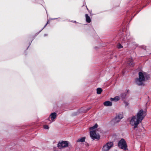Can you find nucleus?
<instances>
[{
	"mask_svg": "<svg viewBox=\"0 0 151 151\" xmlns=\"http://www.w3.org/2000/svg\"><path fill=\"white\" fill-rule=\"evenodd\" d=\"M45 129H48L49 127L48 125H45L43 127Z\"/></svg>",
	"mask_w": 151,
	"mask_h": 151,
	"instance_id": "20",
	"label": "nucleus"
},
{
	"mask_svg": "<svg viewBox=\"0 0 151 151\" xmlns=\"http://www.w3.org/2000/svg\"><path fill=\"white\" fill-rule=\"evenodd\" d=\"M120 120L116 116L111 120L112 123L114 124L119 122Z\"/></svg>",
	"mask_w": 151,
	"mask_h": 151,
	"instance_id": "11",
	"label": "nucleus"
},
{
	"mask_svg": "<svg viewBox=\"0 0 151 151\" xmlns=\"http://www.w3.org/2000/svg\"><path fill=\"white\" fill-rule=\"evenodd\" d=\"M103 104L105 106H111L112 105V102L109 101H107L104 102Z\"/></svg>",
	"mask_w": 151,
	"mask_h": 151,
	"instance_id": "12",
	"label": "nucleus"
},
{
	"mask_svg": "<svg viewBox=\"0 0 151 151\" xmlns=\"http://www.w3.org/2000/svg\"><path fill=\"white\" fill-rule=\"evenodd\" d=\"M82 109H81L80 110H82Z\"/></svg>",
	"mask_w": 151,
	"mask_h": 151,
	"instance_id": "25",
	"label": "nucleus"
},
{
	"mask_svg": "<svg viewBox=\"0 0 151 151\" xmlns=\"http://www.w3.org/2000/svg\"><path fill=\"white\" fill-rule=\"evenodd\" d=\"M119 97L118 96H116L114 98H111L110 99L111 101H117L119 100Z\"/></svg>",
	"mask_w": 151,
	"mask_h": 151,
	"instance_id": "15",
	"label": "nucleus"
},
{
	"mask_svg": "<svg viewBox=\"0 0 151 151\" xmlns=\"http://www.w3.org/2000/svg\"><path fill=\"white\" fill-rule=\"evenodd\" d=\"M120 120L123 118V114L122 113L119 114L118 116H116Z\"/></svg>",
	"mask_w": 151,
	"mask_h": 151,
	"instance_id": "18",
	"label": "nucleus"
},
{
	"mask_svg": "<svg viewBox=\"0 0 151 151\" xmlns=\"http://www.w3.org/2000/svg\"><path fill=\"white\" fill-rule=\"evenodd\" d=\"M57 117V114L55 112L51 113L49 117L48 118V119L50 121V119H51V122H54L55 120L56 119Z\"/></svg>",
	"mask_w": 151,
	"mask_h": 151,
	"instance_id": "9",
	"label": "nucleus"
},
{
	"mask_svg": "<svg viewBox=\"0 0 151 151\" xmlns=\"http://www.w3.org/2000/svg\"><path fill=\"white\" fill-rule=\"evenodd\" d=\"M89 134L91 138L94 140V126L89 128Z\"/></svg>",
	"mask_w": 151,
	"mask_h": 151,
	"instance_id": "7",
	"label": "nucleus"
},
{
	"mask_svg": "<svg viewBox=\"0 0 151 151\" xmlns=\"http://www.w3.org/2000/svg\"><path fill=\"white\" fill-rule=\"evenodd\" d=\"M122 36L120 38V41L122 43H126L127 44H128L131 39L130 37L129 36L130 34L129 33L127 34L123 35L122 34Z\"/></svg>",
	"mask_w": 151,
	"mask_h": 151,
	"instance_id": "2",
	"label": "nucleus"
},
{
	"mask_svg": "<svg viewBox=\"0 0 151 151\" xmlns=\"http://www.w3.org/2000/svg\"><path fill=\"white\" fill-rule=\"evenodd\" d=\"M113 142H108L103 146L102 149V151H108L113 146Z\"/></svg>",
	"mask_w": 151,
	"mask_h": 151,
	"instance_id": "5",
	"label": "nucleus"
},
{
	"mask_svg": "<svg viewBox=\"0 0 151 151\" xmlns=\"http://www.w3.org/2000/svg\"><path fill=\"white\" fill-rule=\"evenodd\" d=\"M100 135L98 133L97 134L96 131L95 129V139L99 140L100 139Z\"/></svg>",
	"mask_w": 151,
	"mask_h": 151,
	"instance_id": "16",
	"label": "nucleus"
},
{
	"mask_svg": "<svg viewBox=\"0 0 151 151\" xmlns=\"http://www.w3.org/2000/svg\"><path fill=\"white\" fill-rule=\"evenodd\" d=\"M98 125L97 124H95V129L96 130V129L98 127Z\"/></svg>",
	"mask_w": 151,
	"mask_h": 151,
	"instance_id": "22",
	"label": "nucleus"
},
{
	"mask_svg": "<svg viewBox=\"0 0 151 151\" xmlns=\"http://www.w3.org/2000/svg\"><path fill=\"white\" fill-rule=\"evenodd\" d=\"M79 113V112H78V111H77L75 113H74V114H73V115H78Z\"/></svg>",
	"mask_w": 151,
	"mask_h": 151,
	"instance_id": "21",
	"label": "nucleus"
},
{
	"mask_svg": "<svg viewBox=\"0 0 151 151\" xmlns=\"http://www.w3.org/2000/svg\"><path fill=\"white\" fill-rule=\"evenodd\" d=\"M146 115V112L142 109L138 112L136 116H134L131 118L130 123L134 126V129L137 127L138 124L142 122Z\"/></svg>",
	"mask_w": 151,
	"mask_h": 151,
	"instance_id": "1",
	"label": "nucleus"
},
{
	"mask_svg": "<svg viewBox=\"0 0 151 151\" xmlns=\"http://www.w3.org/2000/svg\"><path fill=\"white\" fill-rule=\"evenodd\" d=\"M125 103L126 104V105H125V106H127L129 104V103H128V102H125Z\"/></svg>",
	"mask_w": 151,
	"mask_h": 151,
	"instance_id": "23",
	"label": "nucleus"
},
{
	"mask_svg": "<svg viewBox=\"0 0 151 151\" xmlns=\"http://www.w3.org/2000/svg\"><path fill=\"white\" fill-rule=\"evenodd\" d=\"M69 142L67 141H60L58 143V147L62 149L68 147L69 145Z\"/></svg>",
	"mask_w": 151,
	"mask_h": 151,
	"instance_id": "6",
	"label": "nucleus"
},
{
	"mask_svg": "<svg viewBox=\"0 0 151 151\" xmlns=\"http://www.w3.org/2000/svg\"><path fill=\"white\" fill-rule=\"evenodd\" d=\"M133 59L132 58H129L127 60V64L130 66H134V63L133 62Z\"/></svg>",
	"mask_w": 151,
	"mask_h": 151,
	"instance_id": "10",
	"label": "nucleus"
},
{
	"mask_svg": "<svg viewBox=\"0 0 151 151\" xmlns=\"http://www.w3.org/2000/svg\"><path fill=\"white\" fill-rule=\"evenodd\" d=\"M117 47L118 49H121L123 47L122 45L120 43H119L117 44Z\"/></svg>",
	"mask_w": 151,
	"mask_h": 151,
	"instance_id": "19",
	"label": "nucleus"
},
{
	"mask_svg": "<svg viewBox=\"0 0 151 151\" xmlns=\"http://www.w3.org/2000/svg\"><path fill=\"white\" fill-rule=\"evenodd\" d=\"M139 78L145 82L146 79L150 77L149 75L145 72H139L138 73Z\"/></svg>",
	"mask_w": 151,
	"mask_h": 151,
	"instance_id": "4",
	"label": "nucleus"
},
{
	"mask_svg": "<svg viewBox=\"0 0 151 151\" xmlns=\"http://www.w3.org/2000/svg\"><path fill=\"white\" fill-rule=\"evenodd\" d=\"M135 82L136 84L139 86H144L145 85V81L139 78H137L135 79Z\"/></svg>",
	"mask_w": 151,
	"mask_h": 151,
	"instance_id": "8",
	"label": "nucleus"
},
{
	"mask_svg": "<svg viewBox=\"0 0 151 151\" xmlns=\"http://www.w3.org/2000/svg\"><path fill=\"white\" fill-rule=\"evenodd\" d=\"M86 139L85 137H83L80 138L78 139L77 140V142H83L85 141V140Z\"/></svg>",
	"mask_w": 151,
	"mask_h": 151,
	"instance_id": "13",
	"label": "nucleus"
},
{
	"mask_svg": "<svg viewBox=\"0 0 151 151\" xmlns=\"http://www.w3.org/2000/svg\"><path fill=\"white\" fill-rule=\"evenodd\" d=\"M90 109V108H89V109H88L86 111H85V112H86V111H87L88 110Z\"/></svg>",
	"mask_w": 151,
	"mask_h": 151,
	"instance_id": "24",
	"label": "nucleus"
},
{
	"mask_svg": "<svg viewBox=\"0 0 151 151\" xmlns=\"http://www.w3.org/2000/svg\"><path fill=\"white\" fill-rule=\"evenodd\" d=\"M86 20L88 23H90L91 22V19L87 14H85Z\"/></svg>",
	"mask_w": 151,
	"mask_h": 151,
	"instance_id": "14",
	"label": "nucleus"
},
{
	"mask_svg": "<svg viewBox=\"0 0 151 151\" xmlns=\"http://www.w3.org/2000/svg\"><path fill=\"white\" fill-rule=\"evenodd\" d=\"M102 91V89L101 88H98L96 89L97 93L98 94H100Z\"/></svg>",
	"mask_w": 151,
	"mask_h": 151,
	"instance_id": "17",
	"label": "nucleus"
},
{
	"mask_svg": "<svg viewBox=\"0 0 151 151\" xmlns=\"http://www.w3.org/2000/svg\"><path fill=\"white\" fill-rule=\"evenodd\" d=\"M119 147L120 148L126 150L127 149L126 142L124 139H122L119 141L118 143Z\"/></svg>",
	"mask_w": 151,
	"mask_h": 151,
	"instance_id": "3",
	"label": "nucleus"
}]
</instances>
